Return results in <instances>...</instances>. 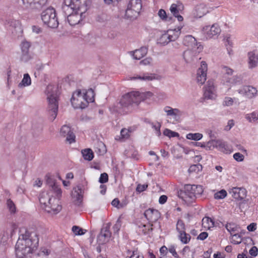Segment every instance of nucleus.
<instances>
[{"mask_svg": "<svg viewBox=\"0 0 258 258\" xmlns=\"http://www.w3.org/2000/svg\"><path fill=\"white\" fill-rule=\"evenodd\" d=\"M223 84L228 87V90L232 87H235L236 85L241 83V80L238 77L235 76L231 78H224Z\"/></svg>", "mask_w": 258, "mask_h": 258, "instance_id": "obj_23", "label": "nucleus"}, {"mask_svg": "<svg viewBox=\"0 0 258 258\" xmlns=\"http://www.w3.org/2000/svg\"><path fill=\"white\" fill-rule=\"evenodd\" d=\"M244 117L249 123H257L258 122V111L255 110L246 113L245 114Z\"/></svg>", "mask_w": 258, "mask_h": 258, "instance_id": "obj_36", "label": "nucleus"}, {"mask_svg": "<svg viewBox=\"0 0 258 258\" xmlns=\"http://www.w3.org/2000/svg\"><path fill=\"white\" fill-rule=\"evenodd\" d=\"M248 64L249 69H253L258 65V48L248 52Z\"/></svg>", "mask_w": 258, "mask_h": 258, "instance_id": "obj_17", "label": "nucleus"}, {"mask_svg": "<svg viewBox=\"0 0 258 258\" xmlns=\"http://www.w3.org/2000/svg\"><path fill=\"white\" fill-rule=\"evenodd\" d=\"M141 102L140 92L133 91L124 95L120 100L119 104L125 113L131 112L135 106Z\"/></svg>", "mask_w": 258, "mask_h": 258, "instance_id": "obj_5", "label": "nucleus"}, {"mask_svg": "<svg viewBox=\"0 0 258 258\" xmlns=\"http://www.w3.org/2000/svg\"><path fill=\"white\" fill-rule=\"evenodd\" d=\"M72 231L76 235H82L84 234L87 231L79 226H74L72 227Z\"/></svg>", "mask_w": 258, "mask_h": 258, "instance_id": "obj_47", "label": "nucleus"}, {"mask_svg": "<svg viewBox=\"0 0 258 258\" xmlns=\"http://www.w3.org/2000/svg\"><path fill=\"white\" fill-rule=\"evenodd\" d=\"M46 182L49 187V189L47 191H43L40 194V207L47 213L56 214L61 210L59 200L62 191L52 177L48 176Z\"/></svg>", "mask_w": 258, "mask_h": 258, "instance_id": "obj_1", "label": "nucleus"}, {"mask_svg": "<svg viewBox=\"0 0 258 258\" xmlns=\"http://www.w3.org/2000/svg\"><path fill=\"white\" fill-rule=\"evenodd\" d=\"M176 229L178 234L184 232L185 230V226L183 221L179 219L176 223Z\"/></svg>", "mask_w": 258, "mask_h": 258, "instance_id": "obj_46", "label": "nucleus"}, {"mask_svg": "<svg viewBox=\"0 0 258 258\" xmlns=\"http://www.w3.org/2000/svg\"><path fill=\"white\" fill-rule=\"evenodd\" d=\"M208 65L206 61H202L197 70L196 81L200 85H203L207 80Z\"/></svg>", "mask_w": 258, "mask_h": 258, "instance_id": "obj_10", "label": "nucleus"}, {"mask_svg": "<svg viewBox=\"0 0 258 258\" xmlns=\"http://www.w3.org/2000/svg\"><path fill=\"white\" fill-rule=\"evenodd\" d=\"M150 226L151 225H146L143 224H141L139 225V227L141 229V231H142L144 233L148 232L150 230Z\"/></svg>", "mask_w": 258, "mask_h": 258, "instance_id": "obj_60", "label": "nucleus"}, {"mask_svg": "<svg viewBox=\"0 0 258 258\" xmlns=\"http://www.w3.org/2000/svg\"><path fill=\"white\" fill-rule=\"evenodd\" d=\"M184 45L187 46L188 48L196 49L197 52H201L203 50V46L197 42L196 39L191 35H187L184 37L183 41Z\"/></svg>", "mask_w": 258, "mask_h": 258, "instance_id": "obj_11", "label": "nucleus"}, {"mask_svg": "<svg viewBox=\"0 0 258 258\" xmlns=\"http://www.w3.org/2000/svg\"><path fill=\"white\" fill-rule=\"evenodd\" d=\"M215 225L214 219L205 217L202 220V227L205 230H210Z\"/></svg>", "mask_w": 258, "mask_h": 258, "instance_id": "obj_34", "label": "nucleus"}, {"mask_svg": "<svg viewBox=\"0 0 258 258\" xmlns=\"http://www.w3.org/2000/svg\"><path fill=\"white\" fill-rule=\"evenodd\" d=\"M108 176L107 173H103L101 174L99 179V182L101 183H104L108 181Z\"/></svg>", "mask_w": 258, "mask_h": 258, "instance_id": "obj_56", "label": "nucleus"}, {"mask_svg": "<svg viewBox=\"0 0 258 258\" xmlns=\"http://www.w3.org/2000/svg\"><path fill=\"white\" fill-rule=\"evenodd\" d=\"M203 137V134L199 133H189L187 134L186 136V138L187 139L196 141L201 140Z\"/></svg>", "mask_w": 258, "mask_h": 258, "instance_id": "obj_41", "label": "nucleus"}, {"mask_svg": "<svg viewBox=\"0 0 258 258\" xmlns=\"http://www.w3.org/2000/svg\"><path fill=\"white\" fill-rule=\"evenodd\" d=\"M233 156V158L238 162L243 161L244 158V156L239 152L234 154Z\"/></svg>", "mask_w": 258, "mask_h": 258, "instance_id": "obj_57", "label": "nucleus"}, {"mask_svg": "<svg viewBox=\"0 0 258 258\" xmlns=\"http://www.w3.org/2000/svg\"><path fill=\"white\" fill-rule=\"evenodd\" d=\"M8 208L10 211L12 213H15L16 212V207L14 203L11 200H8L7 202Z\"/></svg>", "mask_w": 258, "mask_h": 258, "instance_id": "obj_54", "label": "nucleus"}, {"mask_svg": "<svg viewBox=\"0 0 258 258\" xmlns=\"http://www.w3.org/2000/svg\"><path fill=\"white\" fill-rule=\"evenodd\" d=\"M153 96V93L150 91L146 92H140V97L141 99V102L145 99L150 98Z\"/></svg>", "mask_w": 258, "mask_h": 258, "instance_id": "obj_49", "label": "nucleus"}, {"mask_svg": "<svg viewBox=\"0 0 258 258\" xmlns=\"http://www.w3.org/2000/svg\"><path fill=\"white\" fill-rule=\"evenodd\" d=\"M200 52H197L196 49L188 48L184 51L183 57L187 62H190L197 58V56Z\"/></svg>", "mask_w": 258, "mask_h": 258, "instance_id": "obj_28", "label": "nucleus"}, {"mask_svg": "<svg viewBox=\"0 0 258 258\" xmlns=\"http://www.w3.org/2000/svg\"><path fill=\"white\" fill-rule=\"evenodd\" d=\"M182 198L185 201L190 202L196 199L194 191L190 184L185 186Z\"/></svg>", "mask_w": 258, "mask_h": 258, "instance_id": "obj_27", "label": "nucleus"}, {"mask_svg": "<svg viewBox=\"0 0 258 258\" xmlns=\"http://www.w3.org/2000/svg\"><path fill=\"white\" fill-rule=\"evenodd\" d=\"M231 196L237 200H242L246 196V190L244 188L234 187L228 190Z\"/></svg>", "mask_w": 258, "mask_h": 258, "instance_id": "obj_16", "label": "nucleus"}, {"mask_svg": "<svg viewBox=\"0 0 258 258\" xmlns=\"http://www.w3.org/2000/svg\"><path fill=\"white\" fill-rule=\"evenodd\" d=\"M237 92L239 94L247 98L251 99L255 97L257 95V90L256 88L251 86H242L238 89L235 88L233 94Z\"/></svg>", "mask_w": 258, "mask_h": 258, "instance_id": "obj_9", "label": "nucleus"}, {"mask_svg": "<svg viewBox=\"0 0 258 258\" xmlns=\"http://www.w3.org/2000/svg\"><path fill=\"white\" fill-rule=\"evenodd\" d=\"M131 131L130 128H123L120 131V140H125L129 138Z\"/></svg>", "mask_w": 258, "mask_h": 258, "instance_id": "obj_44", "label": "nucleus"}, {"mask_svg": "<svg viewBox=\"0 0 258 258\" xmlns=\"http://www.w3.org/2000/svg\"><path fill=\"white\" fill-rule=\"evenodd\" d=\"M82 93L84 95V98L87 101V104L89 102H92L94 101V92L92 89H88V90H83L82 91Z\"/></svg>", "mask_w": 258, "mask_h": 258, "instance_id": "obj_37", "label": "nucleus"}, {"mask_svg": "<svg viewBox=\"0 0 258 258\" xmlns=\"http://www.w3.org/2000/svg\"><path fill=\"white\" fill-rule=\"evenodd\" d=\"M170 42H171L169 39L168 34L166 31H164L162 34L158 38L157 42L158 44L162 46L167 45Z\"/></svg>", "mask_w": 258, "mask_h": 258, "instance_id": "obj_35", "label": "nucleus"}, {"mask_svg": "<svg viewBox=\"0 0 258 258\" xmlns=\"http://www.w3.org/2000/svg\"><path fill=\"white\" fill-rule=\"evenodd\" d=\"M71 103L75 108H84L87 106V101L84 98L82 91L78 90L73 94Z\"/></svg>", "mask_w": 258, "mask_h": 258, "instance_id": "obj_8", "label": "nucleus"}, {"mask_svg": "<svg viewBox=\"0 0 258 258\" xmlns=\"http://www.w3.org/2000/svg\"><path fill=\"white\" fill-rule=\"evenodd\" d=\"M148 187V184H139L137 185L136 188V191L139 193L145 191L147 188Z\"/></svg>", "mask_w": 258, "mask_h": 258, "instance_id": "obj_59", "label": "nucleus"}, {"mask_svg": "<svg viewBox=\"0 0 258 258\" xmlns=\"http://www.w3.org/2000/svg\"><path fill=\"white\" fill-rule=\"evenodd\" d=\"M10 26L14 28L20 27V24L19 21L12 20L10 22Z\"/></svg>", "mask_w": 258, "mask_h": 258, "instance_id": "obj_64", "label": "nucleus"}, {"mask_svg": "<svg viewBox=\"0 0 258 258\" xmlns=\"http://www.w3.org/2000/svg\"><path fill=\"white\" fill-rule=\"evenodd\" d=\"M164 111L167 116H172L174 119L177 120L182 114V112L178 108H173L169 106H166L163 108Z\"/></svg>", "mask_w": 258, "mask_h": 258, "instance_id": "obj_25", "label": "nucleus"}, {"mask_svg": "<svg viewBox=\"0 0 258 258\" xmlns=\"http://www.w3.org/2000/svg\"><path fill=\"white\" fill-rule=\"evenodd\" d=\"M163 134L164 136L168 137L169 138L178 136V134L177 133L173 132L168 128H166L164 131Z\"/></svg>", "mask_w": 258, "mask_h": 258, "instance_id": "obj_51", "label": "nucleus"}, {"mask_svg": "<svg viewBox=\"0 0 258 258\" xmlns=\"http://www.w3.org/2000/svg\"><path fill=\"white\" fill-rule=\"evenodd\" d=\"M39 239L35 232L30 233L26 231L20 235L15 246V252L18 258H27L36 249Z\"/></svg>", "mask_w": 258, "mask_h": 258, "instance_id": "obj_3", "label": "nucleus"}, {"mask_svg": "<svg viewBox=\"0 0 258 258\" xmlns=\"http://www.w3.org/2000/svg\"><path fill=\"white\" fill-rule=\"evenodd\" d=\"M110 224H106L101 230L100 233L98 236L97 241L99 244H103L109 241L111 236V232L109 231Z\"/></svg>", "mask_w": 258, "mask_h": 258, "instance_id": "obj_13", "label": "nucleus"}, {"mask_svg": "<svg viewBox=\"0 0 258 258\" xmlns=\"http://www.w3.org/2000/svg\"><path fill=\"white\" fill-rule=\"evenodd\" d=\"M144 216L150 223H153L156 222L160 217V213L157 210L149 209L144 212Z\"/></svg>", "mask_w": 258, "mask_h": 258, "instance_id": "obj_20", "label": "nucleus"}, {"mask_svg": "<svg viewBox=\"0 0 258 258\" xmlns=\"http://www.w3.org/2000/svg\"><path fill=\"white\" fill-rule=\"evenodd\" d=\"M217 140H211L206 143V150L207 151H211L216 149Z\"/></svg>", "mask_w": 258, "mask_h": 258, "instance_id": "obj_45", "label": "nucleus"}, {"mask_svg": "<svg viewBox=\"0 0 258 258\" xmlns=\"http://www.w3.org/2000/svg\"><path fill=\"white\" fill-rule=\"evenodd\" d=\"M31 84V79L28 74H25L21 82L18 84L19 88H23L29 86Z\"/></svg>", "mask_w": 258, "mask_h": 258, "instance_id": "obj_38", "label": "nucleus"}, {"mask_svg": "<svg viewBox=\"0 0 258 258\" xmlns=\"http://www.w3.org/2000/svg\"><path fill=\"white\" fill-rule=\"evenodd\" d=\"M152 62H153L152 58L150 57H147V58L144 59L142 61H141L140 64L145 65V66L151 65L152 64Z\"/></svg>", "mask_w": 258, "mask_h": 258, "instance_id": "obj_58", "label": "nucleus"}, {"mask_svg": "<svg viewBox=\"0 0 258 258\" xmlns=\"http://www.w3.org/2000/svg\"><path fill=\"white\" fill-rule=\"evenodd\" d=\"M152 128L154 130V133L156 136L160 137L161 135L160 131L161 124V123L157 121L155 122H152L151 123Z\"/></svg>", "mask_w": 258, "mask_h": 258, "instance_id": "obj_42", "label": "nucleus"}, {"mask_svg": "<svg viewBox=\"0 0 258 258\" xmlns=\"http://www.w3.org/2000/svg\"><path fill=\"white\" fill-rule=\"evenodd\" d=\"M225 228L230 233L232 239L234 237L239 239V240L237 241L232 239V242L235 244L240 243L241 242L240 236L238 234L236 233V232H239V227L236 224L230 222L226 224Z\"/></svg>", "mask_w": 258, "mask_h": 258, "instance_id": "obj_12", "label": "nucleus"}, {"mask_svg": "<svg viewBox=\"0 0 258 258\" xmlns=\"http://www.w3.org/2000/svg\"><path fill=\"white\" fill-rule=\"evenodd\" d=\"M202 167L200 164H194L191 165L188 171V172L191 173L193 172H198L202 170Z\"/></svg>", "mask_w": 258, "mask_h": 258, "instance_id": "obj_48", "label": "nucleus"}, {"mask_svg": "<svg viewBox=\"0 0 258 258\" xmlns=\"http://www.w3.org/2000/svg\"><path fill=\"white\" fill-rule=\"evenodd\" d=\"M238 99L235 97L226 96L223 98L222 104L224 107H230L235 104H238Z\"/></svg>", "mask_w": 258, "mask_h": 258, "instance_id": "obj_33", "label": "nucleus"}, {"mask_svg": "<svg viewBox=\"0 0 258 258\" xmlns=\"http://www.w3.org/2000/svg\"><path fill=\"white\" fill-rule=\"evenodd\" d=\"M159 77L155 74L144 73L142 75H137L130 78V80L139 79L142 81H152L155 80H158Z\"/></svg>", "mask_w": 258, "mask_h": 258, "instance_id": "obj_24", "label": "nucleus"}, {"mask_svg": "<svg viewBox=\"0 0 258 258\" xmlns=\"http://www.w3.org/2000/svg\"><path fill=\"white\" fill-rule=\"evenodd\" d=\"M178 238L182 243L187 244L189 242L191 236L184 231L178 234Z\"/></svg>", "mask_w": 258, "mask_h": 258, "instance_id": "obj_40", "label": "nucleus"}, {"mask_svg": "<svg viewBox=\"0 0 258 258\" xmlns=\"http://www.w3.org/2000/svg\"><path fill=\"white\" fill-rule=\"evenodd\" d=\"M18 227V225L15 223H12L10 224L9 226V228L8 229V233L12 236L14 232H15V230L17 229Z\"/></svg>", "mask_w": 258, "mask_h": 258, "instance_id": "obj_55", "label": "nucleus"}, {"mask_svg": "<svg viewBox=\"0 0 258 258\" xmlns=\"http://www.w3.org/2000/svg\"><path fill=\"white\" fill-rule=\"evenodd\" d=\"M195 15L196 17L201 18L205 15L208 12V8L206 6L203 4H201L197 6L195 10Z\"/></svg>", "mask_w": 258, "mask_h": 258, "instance_id": "obj_30", "label": "nucleus"}, {"mask_svg": "<svg viewBox=\"0 0 258 258\" xmlns=\"http://www.w3.org/2000/svg\"><path fill=\"white\" fill-rule=\"evenodd\" d=\"M41 20L44 24L50 28H55L58 25L56 11L52 7L43 10L41 15Z\"/></svg>", "mask_w": 258, "mask_h": 258, "instance_id": "obj_6", "label": "nucleus"}, {"mask_svg": "<svg viewBox=\"0 0 258 258\" xmlns=\"http://www.w3.org/2000/svg\"><path fill=\"white\" fill-rule=\"evenodd\" d=\"M203 31L206 34L207 38H211L217 36L220 33L221 29L218 24H215L212 26H207L203 28Z\"/></svg>", "mask_w": 258, "mask_h": 258, "instance_id": "obj_18", "label": "nucleus"}, {"mask_svg": "<svg viewBox=\"0 0 258 258\" xmlns=\"http://www.w3.org/2000/svg\"><path fill=\"white\" fill-rule=\"evenodd\" d=\"M216 149L225 153H229L231 152V147L225 142L217 140Z\"/></svg>", "mask_w": 258, "mask_h": 258, "instance_id": "obj_31", "label": "nucleus"}, {"mask_svg": "<svg viewBox=\"0 0 258 258\" xmlns=\"http://www.w3.org/2000/svg\"><path fill=\"white\" fill-rule=\"evenodd\" d=\"M25 8L39 9L45 6L47 0H21Z\"/></svg>", "mask_w": 258, "mask_h": 258, "instance_id": "obj_14", "label": "nucleus"}, {"mask_svg": "<svg viewBox=\"0 0 258 258\" xmlns=\"http://www.w3.org/2000/svg\"><path fill=\"white\" fill-rule=\"evenodd\" d=\"M30 46V43L28 41L24 40L22 42L21 44V48L22 53L21 59L23 61H27L30 59L31 57L29 51Z\"/></svg>", "mask_w": 258, "mask_h": 258, "instance_id": "obj_22", "label": "nucleus"}, {"mask_svg": "<svg viewBox=\"0 0 258 258\" xmlns=\"http://www.w3.org/2000/svg\"><path fill=\"white\" fill-rule=\"evenodd\" d=\"M158 15L162 21H166L168 20V17L165 10L163 9L159 10Z\"/></svg>", "mask_w": 258, "mask_h": 258, "instance_id": "obj_53", "label": "nucleus"}, {"mask_svg": "<svg viewBox=\"0 0 258 258\" xmlns=\"http://www.w3.org/2000/svg\"><path fill=\"white\" fill-rule=\"evenodd\" d=\"M142 8L141 0H130L125 13V17L130 20L136 19Z\"/></svg>", "mask_w": 258, "mask_h": 258, "instance_id": "obj_7", "label": "nucleus"}, {"mask_svg": "<svg viewBox=\"0 0 258 258\" xmlns=\"http://www.w3.org/2000/svg\"><path fill=\"white\" fill-rule=\"evenodd\" d=\"M48 106L47 111L49 119L54 120L58 113V94L56 87L52 85L47 86L46 90Z\"/></svg>", "mask_w": 258, "mask_h": 258, "instance_id": "obj_4", "label": "nucleus"}, {"mask_svg": "<svg viewBox=\"0 0 258 258\" xmlns=\"http://www.w3.org/2000/svg\"><path fill=\"white\" fill-rule=\"evenodd\" d=\"M183 26L182 25H179L174 28L169 29L166 31L171 42L174 41L178 38L181 34V30Z\"/></svg>", "mask_w": 258, "mask_h": 258, "instance_id": "obj_21", "label": "nucleus"}, {"mask_svg": "<svg viewBox=\"0 0 258 258\" xmlns=\"http://www.w3.org/2000/svg\"><path fill=\"white\" fill-rule=\"evenodd\" d=\"M82 156L86 160L91 161L94 157L93 151L90 149H86L82 151Z\"/></svg>", "mask_w": 258, "mask_h": 258, "instance_id": "obj_39", "label": "nucleus"}, {"mask_svg": "<svg viewBox=\"0 0 258 258\" xmlns=\"http://www.w3.org/2000/svg\"><path fill=\"white\" fill-rule=\"evenodd\" d=\"M181 6L177 4H172L170 7V11L171 14L176 18L179 22L183 21V18L182 16L179 14V11L181 10Z\"/></svg>", "mask_w": 258, "mask_h": 258, "instance_id": "obj_29", "label": "nucleus"}, {"mask_svg": "<svg viewBox=\"0 0 258 258\" xmlns=\"http://www.w3.org/2000/svg\"><path fill=\"white\" fill-rule=\"evenodd\" d=\"M130 258H144L142 254H140L138 251H134Z\"/></svg>", "mask_w": 258, "mask_h": 258, "instance_id": "obj_63", "label": "nucleus"}, {"mask_svg": "<svg viewBox=\"0 0 258 258\" xmlns=\"http://www.w3.org/2000/svg\"><path fill=\"white\" fill-rule=\"evenodd\" d=\"M60 134L61 136L66 137V140L70 144L75 142V136L69 126L63 125L60 128Z\"/></svg>", "mask_w": 258, "mask_h": 258, "instance_id": "obj_19", "label": "nucleus"}, {"mask_svg": "<svg viewBox=\"0 0 258 258\" xmlns=\"http://www.w3.org/2000/svg\"><path fill=\"white\" fill-rule=\"evenodd\" d=\"M204 95L205 98L207 99H215L216 90L214 83L212 81H208L205 87Z\"/></svg>", "mask_w": 258, "mask_h": 258, "instance_id": "obj_15", "label": "nucleus"}, {"mask_svg": "<svg viewBox=\"0 0 258 258\" xmlns=\"http://www.w3.org/2000/svg\"><path fill=\"white\" fill-rule=\"evenodd\" d=\"M148 52V48L146 47H142L140 49L132 51L133 57L135 59H140L146 55Z\"/></svg>", "mask_w": 258, "mask_h": 258, "instance_id": "obj_32", "label": "nucleus"}, {"mask_svg": "<svg viewBox=\"0 0 258 258\" xmlns=\"http://www.w3.org/2000/svg\"><path fill=\"white\" fill-rule=\"evenodd\" d=\"M191 186L195 193V198H196L198 196H201L203 194L204 191L203 186L201 185L194 184L191 185Z\"/></svg>", "mask_w": 258, "mask_h": 258, "instance_id": "obj_43", "label": "nucleus"}, {"mask_svg": "<svg viewBox=\"0 0 258 258\" xmlns=\"http://www.w3.org/2000/svg\"><path fill=\"white\" fill-rule=\"evenodd\" d=\"M227 196V192L224 189H222L215 194L214 197L216 199H223Z\"/></svg>", "mask_w": 258, "mask_h": 258, "instance_id": "obj_50", "label": "nucleus"}, {"mask_svg": "<svg viewBox=\"0 0 258 258\" xmlns=\"http://www.w3.org/2000/svg\"><path fill=\"white\" fill-rule=\"evenodd\" d=\"M73 202L76 205H80L83 199L82 190L79 187H76L73 188L71 194Z\"/></svg>", "mask_w": 258, "mask_h": 258, "instance_id": "obj_26", "label": "nucleus"}, {"mask_svg": "<svg viewBox=\"0 0 258 258\" xmlns=\"http://www.w3.org/2000/svg\"><path fill=\"white\" fill-rule=\"evenodd\" d=\"M234 125V121L233 119L228 120L227 124L225 126L224 130L226 131H228Z\"/></svg>", "mask_w": 258, "mask_h": 258, "instance_id": "obj_61", "label": "nucleus"}, {"mask_svg": "<svg viewBox=\"0 0 258 258\" xmlns=\"http://www.w3.org/2000/svg\"><path fill=\"white\" fill-rule=\"evenodd\" d=\"M221 72L223 74H226L228 75H232L233 73V71L232 69H231V68H230L227 66H221Z\"/></svg>", "mask_w": 258, "mask_h": 258, "instance_id": "obj_52", "label": "nucleus"}, {"mask_svg": "<svg viewBox=\"0 0 258 258\" xmlns=\"http://www.w3.org/2000/svg\"><path fill=\"white\" fill-rule=\"evenodd\" d=\"M258 249L256 246H252L249 251V254L252 256H256L257 255Z\"/></svg>", "mask_w": 258, "mask_h": 258, "instance_id": "obj_62", "label": "nucleus"}, {"mask_svg": "<svg viewBox=\"0 0 258 258\" xmlns=\"http://www.w3.org/2000/svg\"><path fill=\"white\" fill-rule=\"evenodd\" d=\"M89 0H64L62 10L70 25L79 24L86 17Z\"/></svg>", "mask_w": 258, "mask_h": 258, "instance_id": "obj_2", "label": "nucleus"}]
</instances>
